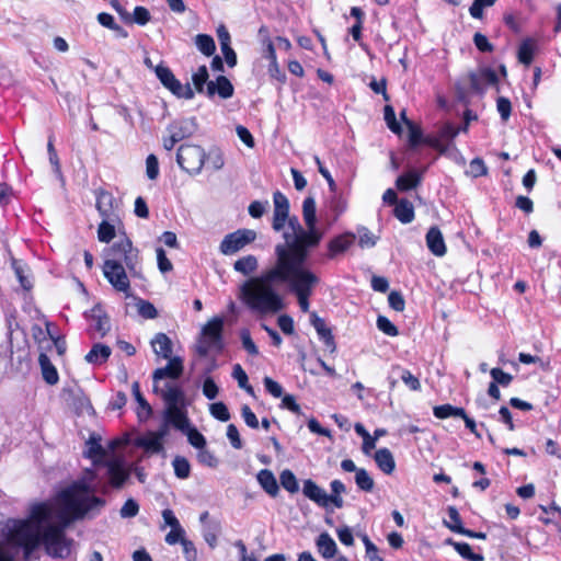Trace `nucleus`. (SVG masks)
Instances as JSON below:
<instances>
[{
    "instance_id": "nucleus-1",
    "label": "nucleus",
    "mask_w": 561,
    "mask_h": 561,
    "mask_svg": "<svg viewBox=\"0 0 561 561\" xmlns=\"http://www.w3.org/2000/svg\"><path fill=\"white\" fill-rule=\"evenodd\" d=\"M95 478V472L87 469L80 479L57 492L53 503H34L26 518L7 519L2 528L5 541L21 548L24 559L42 545L48 556L68 558L72 540L67 538L66 530L76 522L95 517L105 506V500L94 494Z\"/></svg>"
},
{
    "instance_id": "nucleus-2",
    "label": "nucleus",
    "mask_w": 561,
    "mask_h": 561,
    "mask_svg": "<svg viewBox=\"0 0 561 561\" xmlns=\"http://www.w3.org/2000/svg\"><path fill=\"white\" fill-rule=\"evenodd\" d=\"M319 277L305 264L268 267L261 275L244 280L238 287V299L257 316L275 314L284 309V299L275 285H287L297 297L302 312L309 310V298Z\"/></svg>"
},
{
    "instance_id": "nucleus-3",
    "label": "nucleus",
    "mask_w": 561,
    "mask_h": 561,
    "mask_svg": "<svg viewBox=\"0 0 561 561\" xmlns=\"http://www.w3.org/2000/svg\"><path fill=\"white\" fill-rule=\"evenodd\" d=\"M286 222L291 232H284L286 243L275 247V261L271 267L306 264L309 250L319 244L311 243L306 237L309 233V229L305 230L296 216H288Z\"/></svg>"
},
{
    "instance_id": "nucleus-4",
    "label": "nucleus",
    "mask_w": 561,
    "mask_h": 561,
    "mask_svg": "<svg viewBox=\"0 0 561 561\" xmlns=\"http://www.w3.org/2000/svg\"><path fill=\"white\" fill-rule=\"evenodd\" d=\"M105 260H117L118 263L127 268L134 277L139 276V252L133 247L128 238L116 241L110 249L105 251Z\"/></svg>"
},
{
    "instance_id": "nucleus-5",
    "label": "nucleus",
    "mask_w": 561,
    "mask_h": 561,
    "mask_svg": "<svg viewBox=\"0 0 561 561\" xmlns=\"http://www.w3.org/2000/svg\"><path fill=\"white\" fill-rule=\"evenodd\" d=\"M206 159L205 150L197 146L185 144L179 147L176 162L182 170L191 175L201 173Z\"/></svg>"
},
{
    "instance_id": "nucleus-6",
    "label": "nucleus",
    "mask_w": 561,
    "mask_h": 561,
    "mask_svg": "<svg viewBox=\"0 0 561 561\" xmlns=\"http://www.w3.org/2000/svg\"><path fill=\"white\" fill-rule=\"evenodd\" d=\"M224 322L220 318H214L203 328L204 341L198 345L199 355L206 356L210 350L221 351Z\"/></svg>"
},
{
    "instance_id": "nucleus-7",
    "label": "nucleus",
    "mask_w": 561,
    "mask_h": 561,
    "mask_svg": "<svg viewBox=\"0 0 561 561\" xmlns=\"http://www.w3.org/2000/svg\"><path fill=\"white\" fill-rule=\"evenodd\" d=\"M154 73L162 85L171 91L175 96L185 100H192L194 98L195 93L191 85L188 83L183 85L180 80L175 78L169 67L163 64L157 65Z\"/></svg>"
},
{
    "instance_id": "nucleus-8",
    "label": "nucleus",
    "mask_w": 561,
    "mask_h": 561,
    "mask_svg": "<svg viewBox=\"0 0 561 561\" xmlns=\"http://www.w3.org/2000/svg\"><path fill=\"white\" fill-rule=\"evenodd\" d=\"M256 239V232L251 229H238L225 236L219 245L224 255H233Z\"/></svg>"
},
{
    "instance_id": "nucleus-9",
    "label": "nucleus",
    "mask_w": 561,
    "mask_h": 561,
    "mask_svg": "<svg viewBox=\"0 0 561 561\" xmlns=\"http://www.w3.org/2000/svg\"><path fill=\"white\" fill-rule=\"evenodd\" d=\"M126 270L117 260H105L103 264V274L108 283L117 291L125 293L129 297L130 283Z\"/></svg>"
},
{
    "instance_id": "nucleus-10",
    "label": "nucleus",
    "mask_w": 561,
    "mask_h": 561,
    "mask_svg": "<svg viewBox=\"0 0 561 561\" xmlns=\"http://www.w3.org/2000/svg\"><path fill=\"white\" fill-rule=\"evenodd\" d=\"M95 207L102 219L121 221L118 204L112 193L104 190L98 191Z\"/></svg>"
},
{
    "instance_id": "nucleus-11",
    "label": "nucleus",
    "mask_w": 561,
    "mask_h": 561,
    "mask_svg": "<svg viewBox=\"0 0 561 561\" xmlns=\"http://www.w3.org/2000/svg\"><path fill=\"white\" fill-rule=\"evenodd\" d=\"M316 201L313 197L309 196L305 198L302 203V217L306 224V227L309 229V233H307V238L311 241V243H320L322 239V232H320L317 227V215H316Z\"/></svg>"
},
{
    "instance_id": "nucleus-12",
    "label": "nucleus",
    "mask_w": 561,
    "mask_h": 561,
    "mask_svg": "<svg viewBox=\"0 0 561 561\" xmlns=\"http://www.w3.org/2000/svg\"><path fill=\"white\" fill-rule=\"evenodd\" d=\"M273 203L274 215L272 227L275 231H280L285 227L286 220L288 219L289 201L282 192L277 191L273 194Z\"/></svg>"
},
{
    "instance_id": "nucleus-13",
    "label": "nucleus",
    "mask_w": 561,
    "mask_h": 561,
    "mask_svg": "<svg viewBox=\"0 0 561 561\" xmlns=\"http://www.w3.org/2000/svg\"><path fill=\"white\" fill-rule=\"evenodd\" d=\"M169 363L153 371V391H159V381L164 378L178 379L183 373L182 359L180 357L168 358Z\"/></svg>"
},
{
    "instance_id": "nucleus-14",
    "label": "nucleus",
    "mask_w": 561,
    "mask_h": 561,
    "mask_svg": "<svg viewBox=\"0 0 561 561\" xmlns=\"http://www.w3.org/2000/svg\"><path fill=\"white\" fill-rule=\"evenodd\" d=\"M198 128L195 117H183L168 125L167 130L179 141L193 136Z\"/></svg>"
},
{
    "instance_id": "nucleus-15",
    "label": "nucleus",
    "mask_w": 561,
    "mask_h": 561,
    "mask_svg": "<svg viewBox=\"0 0 561 561\" xmlns=\"http://www.w3.org/2000/svg\"><path fill=\"white\" fill-rule=\"evenodd\" d=\"M499 81L496 72L491 68H482L478 72L468 75L470 89L474 92H482L485 85L496 84Z\"/></svg>"
},
{
    "instance_id": "nucleus-16",
    "label": "nucleus",
    "mask_w": 561,
    "mask_h": 561,
    "mask_svg": "<svg viewBox=\"0 0 561 561\" xmlns=\"http://www.w3.org/2000/svg\"><path fill=\"white\" fill-rule=\"evenodd\" d=\"M234 88L230 80L225 76H218L216 80L209 81L206 88V96L213 99L216 94L224 99H230L233 95Z\"/></svg>"
},
{
    "instance_id": "nucleus-17",
    "label": "nucleus",
    "mask_w": 561,
    "mask_h": 561,
    "mask_svg": "<svg viewBox=\"0 0 561 561\" xmlns=\"http://www.w3.org/2000/svg\"><path fill=\"white\" fill-rule=\"evenodd\" d=\"M85 317L90 321V327L101 336H104L110 331V318L101 305H95L89 313H85Z\"/></svg>"
},
{
    "instance_id": "nucleus-18",
    "label": "nucleus",
    "mask_w": 561,
    "mask_h": 561,
    "mask_svg": "<svg viewBox=\"0 0 561 561\" xmlns=\"http://www.w3.org/2000/svg\"><path fill=\"white\" fill-rule=\"evenodd\" d=\"M105 466L107 467L110 484L115 489L122 488L129 478V471L125 468L123 461L113 459L106 461Z\"/></svg>"
},
{
    "instance_id": "nucleus-19",
    "label": "nucleus",
    "mask_w": 561,
    "mask_h": 561,
    "mask_svg": "<svg viewBox=\"0 0 561 561\" xmlns=\"http://www.w3.org/2000/svg\"><path fill=\"white\" fill-rule=\"evenodd\" d=\"M426 245L428 250L436 256L446 254V244L442 231L438 227H431L426 233Z\"/></svg>"
},
{
    "instance_id": "nucleus-20",
    "label": "nucleus",
    "mask_w": 561,
    "mask_h": 561,
    "mask_svg": "<svg viewBox=\"0 0 561 561\" xmlns=\"http://www.w3.org/2000/svg\"><path fill=\"white\" fill-rule=\"evenodd\" d=\"M302 493L319 506L327 507L328 493L312 480L308 479L304 481Z\"/></svg>"
},
{
    "instance_id": "nucleus-21",
    "label": "nucleus",
    "mask_w": 561,
    "mask_h": 561,
    "mask_svg": "<svg viewBox=\"0 0 561 561\" xmlns=\"http://www.w3.org/2000/svg\"><path fill=\"white\" fill-rule=\"evenodd\" d=\"M167 434L165 430L159 432H150L138 439V445L147 451L160 453L163 449L162 440Z\"/></svg>"
},
{
    "instance_id": "nucleus-22",
    "label": "nucleus",
    "mask_w": 561,
    "mask_h": 561,
    "mask_svg": "<svg viewBox=\"0 0 561 561\" xmlns=\"http://www.w3.org/2000/svg\"><path fill=\"white\" fill-rule=\"evenodd\" d=\"M328 208L329 210L323 215V217L328 221V225H332L346 209V203L341 196H337L335 192L332 193V196L328 202Z\"/></svg>"
},
{
    "instance_id": "nucleus-23",
    "label": "nucleus",
    "mask_w": 561,
    "mask_h": 561,
    "mask_svg": "<svg viewBox=\"0 0 561 561\" xmlns=\"http://www.w3.org/2000/svg\"><path fill=\"white\" fill-rule=\"evenodd\" d=\"M257 482L261 488L271 496L275 497L278 494L279 486L275 476L268 469H262L256 476Z\"/></svg>"
},
{
    "instance_id": "nucleus-24",
    "label": "nucleus",
    "mask_w": 561,
    "mask_h": 561,
    "mask_svg": "<svg viewBox=\"0 0 561 561\" xmlns=\"http://www.w3.org/2000/svg\"><path fill=\"white\" fill-rule=\"evenodd\" d=\"M159 393L168 408H175L179 405L180 401L183 399L184 393L178 386H173L170 383H165L162 388L159 386Z\"/></svg>"
},
{
    "instance_id": "nucleus-25",
    "label": "nucleus",
    "mask_w": 561,
    "mask_h": 561,
    "mask_svg": "<svg viewBox=\"0 0 561 561\" xmlns=\"http://www.w3.org/2000/svg\"><path fill=\"white\" fill-rule=\"evenodd\" d=\"M354 240L355 234L351 232L335 237L329 243V256L333 257L345 252L354 243Z\"/></svg>"
},
{
    "instance_id": "nucleus-26",
    "label": "nucleus",
    "mask_w": 561,
    "mask_h": 561,
    "mask_svg": "<svg viewBox=\"0 0 561 561\" xmlns=\"http://www.w3.org/2000/svg\"><path fill=\"white\" fill-rule=\"evenodd\" d=\"M318 552L324 559L333 558L337 552V546L332 537L328 533H322L316 540Z\"/></svg>"
},
{
    "instance_id": "nucleus-27",
    "label": "nucleus",
    "mask_w": 561,
    "mask_h": 561,
    "mask_svg": "<svg viewBox=\"0 0 561 561\" xmlns=\"http://www.w3.org/2000/svg\"><path fill=\"white\" fill-rule=\"evenodd\" d=\"M153 353L168 359L172 355V342L164 333H157L151 340Z\"/></svg>"
},
{
    "instance_id": "nucleus-28",
    "label": "nucleus",
    "mask_w": 561,
    "mask_h": 561,
    "mask_svg": "<svg viewBox=\"0 0 561 561\" xmlns=\"http://www.w3.org/2000/svg\"><path fill=\"white\" fill-rule=\"evenodd\" d=\"M374 459L378 468L386 474H391L396 468L392 453L388 448H380L375 453Z\"/></svg>"
},
{
    "instance_id": "nucleus-29",
    "label": "nucleus",
    "mask_w": 561,
    "mask_h": 561,
    "mask_svg": "<svg viewBox=\"0 0 561 561\" xmlns=\"http://www.w3.org/2000/svg\"><path fill=\"white\" fill-rule=\"evenodd\" d=\"M38 363L41 365L43 379L50 386L56 385L58 382L59 376L49 357L46 354L41 353Z\"/></svg>"
},
{
    "instance_id": "nucleus-30",
    "label": "nucleus",
    "mask_w": 561,
    "mask_h": 561,
    "mask_svg": "<svg viewBox=\"0 0 561 561\" xmlns=\"http://www.w3.org/2000/svg\"><path fill=\"white\" fill-rule=\"evenodd\" d=\"M421 181L422 173L413 170L400 175L396 181V186L399 191L405 192L417 187Z\"/></svg>"
},
{
    "instance_id": "nucleus-31",
    "label": "nucleus",
    "mask_w": 561,
    "mask_h": 561,
    "mask_svg": "<svg viewBox=\"0 0 561 561\" xmlns=\"http://www.w3.org/2000/svg\"><path fill=\"white\" fill-rule=\"evenodd\" d=\"M257 267V257L252 254L244 255L233 263V270L244 276L253 274Z\"/></svg>"
},
{
    "instance_id": "nucleus-32",
    "label": "nucleus",
    "mask_w": 561,
    "mask_h": 561,
    "mask_svg": "<svg viewBox=\"0 0 561 561\" xmlns=\"http://www.w3.org/2000/svg\"><path fill=\"white\" fill-rule=\"evenodd\" d=\"M121 221H110L102 219L98 227V239L100 242L110 243L116 234V228Z\"/></svg>"
},
{
    "instance_id": "nucleus-33",
    "label": "nucleus",
    "mask_w": 561,
    "mask_h": 561,
    "mask_svg": "<svg viewBox=\"0 0 561 561\" xmlns=\"http://www.w3.org/2000/svg\"><path fill=\"white\" fill-rule=\"evenodd\" d=\"M111 355V348L107 345L96 343L85 355V360L90 364H102L107 360Z\"/></svg>"
},
{
    "instance_id": "nucleus-34",
    "label": "nucleus",
    "mask_w": 561,
    "mask_h": 561,
    "mask_svg": "<svg viewBox=\"0 0 561 561\" xmlns=\"http://www.w3.org/2000/svg\"><path fill=\"white\" fill-rule=\"evenodd\" d=\"M221 531V524L217 519L209 520L203 528V537L207 545L214 549L217 546L218 535Z\"/></svg>"
},
{
    "instance_id": "nucleus-35",
    "label": "nucleus",
    "mask_w": 561,
    "mask_h": 561,
    "mask_svg": "<svg viewBox=\"0 0 561 561\" xmlns=\"http://www.w3.org/2000/svg\"><path fill=\"white\" fill-rule=\"evenodd\" d=\"M394 216L402 224H410L414 219V208L411 202L401 199L394 207Z\"/></svg>"
},
{
    "instance_id": "nucleus-36",
    "label": "nucleus",
    "mask_w": 561,
    "mask_h": 561,
    "mask_svg": "<svg viewBox=\"0 0 561 561\" xmlns=\"http://www.w3.org/2000/svg\"><path fill=\"white\" fill-rule=\"evenodd\" d=\"M133 396L138 403L137 414L140 419H147L152 413V409L148 401L145 399L142 393L140 392V386L138 381L133 382L131 385Z\"/></svg>"
},
{
    "instance_id": "nucleus-37",
    "label": "nucleus",
    "mask_w": 561,
    "mask_h": 561,
    "mask_svg": "<svg viewBox=\"0 0 561 561\" xmlns=\"http://www.w3.org/2000/svg\"><path fill=\"white\" fill-rule=\"evenodd\" d=\"M536 50V43L533 38L524 39L518 47L517 57L519 62L529 66L533 62Z\"/></svg>"
},
{
    "instance_id": "nucleus-38",
    "label": "nucleus",
    "mask_w": 561,
    "mask_h": 561,
    "mask_svg": "<svg viewBox=\"0 0 561 561\" xmlns=\"http://www.w3.org/2000/svg\"><path fill=\"white\" fill-rule=\"evenodd\" d=\"M167 421L180 431H185L188 427V419L179 407L168 408Z\"/></svg>"
},
{
    "instance_id": "nucleus-39",
    "label": "nucleus",
    "mask_w": 561,
    "mask_h": 561,
    "mask_svg": "<svg viewBox=\"0 0 561 561\" xmlns=\"http://www.w3.org/2000/svg\"><path fill=\"white\" fill-rule=\"evenodd\" d=\"M446 545L451 546L463 559L469 561H482L483 557L478 553H473L471 547L467 542H458L448 538Z\"/></svg>"
},
{
    "instance_id": "nucleus-40",
    "label": "nucleus",
    "mask_w": 561,
    "mask_h": 561,
    "mask_svg": "<svg viewBox=\"0 0 561 561\" xmlns=\"http://www.w3.org/2000/svg\"><path fill=\"white\" fill-rule=\"evenodd\" d=\"M209 75L207 67L205 65L198 67L197 71L193 73L192 81L195 87V90L197 93H205L206 94V88L210 80H208Z\"/></svg>"
},
{
    "instance_id": "nucleus-41",
    "label": "nucleus",
    "mask_w": 561,
    "mask_h": 561,
    "mask_svg": "<svg viewBox=\"0 0 561 561\" xmlns=\"http://www.w3.org/2000/svg\"><path fill=\"white\" fill-rule=\"evenodd\" d=\"M393 373H397L402 382L412 391L421 390V382L410 370L401 368L399 366L392 368Z\"/></svg>"
},
{
    "instance_id": "nucleus-42",
    "label": "nucleus",
    "mask_w": 561,
    "mask_h": 561,
    "mask_svg": "<svg viewBox=\"0 0 561 561\" xmlns=\"http://www.w3.org/2000/svg\"><path fill=\"white\" fill-rule=\"evenodd\" d=\"M433 414L437 419H447L450 416H465V409L454 407L451 404L436 405L433 409Z\"/></svg>"
},
{
    "instance_id": "nucleus-43",
    "label": "nucleus",
    "mask_w": 561,
    "mask_h": 561,
    "mask_svg": "<svg viewBox=\"0 0 561 561\" xmlns=\"http://www.w3.org/2000/svg\"><path fill=\"white\" fill-rule=\"evenodd\" d=\"M355 483L357 488L364 492H371L375 486L374 479L364 468L358 469V471L355 473Z\"/></svg>"
},
{
    "instance_id": "nucleus-44",
    "label": "nucleus",
    "mask_w": 561,
    "mask_h": 561,
    "mask_svg": "<svg viewBox=\"0 0 561 561\" xmlns=\"http://www.w3.org/2000/svg\"><path fill=\"white\" fill-rule=\"evenodd\" d=\"M195 44L205 56H211L216 50L214 38L206 34H198L195 38Z\"/></svg>"
},
{
    "instance_id": "nucleus-45",
    "label": "nucleus",
    "mask_w": 561,
    "mask_h": 561,
    "mask_svg": "<svg viewBox=\"0 0 561 561\" xmlns=\"http://www.w3.org/2000/svg\"><path fill=\"white\" fill-rule=\"evenodd\" d=\"M172 466L174 469V474L179 479H187L191 473V465L185 457L175 456L172 460Z\"/></svg>"
},
{
    "instance_id": "nucleus-46",
    "label": "nucleus",
    "mask_w": 561,
    "mask_h": 561,
    "mask_svg": "<svg viewBox=\"0 0 561 561\" xmlns=\"http://www.w3.org/2000/svg\"><path fill=\"white\" fill-rule=\"evenodd\" d=\"M135 300L137 311L144 319H154L158 317V311L150 301L141 298H135Z\"/></svg>"
},
{
    "instance_id": "nucleus-47",
    "label": "nucleus",
    "mask_w": 561,
    "mask_h": 561,
    "mask_svg": "<svg viewBox=\"0 0 561 561\" xmlns=\"http://www.w3.org/2000/svg\"><path fill=\"white\" fill-rule=\"evenodd\" d=\"M282 486L290 493H296L299 490L297 479L293 471L285 469L279 476Z\"/></svg>"
},
{
    "instance_id": "nucleus-48",
    "label": "nucleus",
    "mask_w": 561,
    "mask_h": 561,
    "mask_svg": "<svg viewBox=\"0 0 561 561\" xmlns=\"http://www.w3.org/2000/svg\"><path fill=\"white\" fill-rule=\"evenodd\" d=\"M448 516L450 522L444 520V524L447 528H449L451 531L458 534L459 528H465L461 523V517L459 515V512L456 507L449 506L448 510Z\"/></svg>"
},
{
    "instance_id": "nucleus-49",
    "label": "nucleus",
    "mask_w": 561,
    "mask_h": 561,
    "mask_svg": "<svg viewBox=\"0 0 561 561\" xmlns=\"http://www.w3.org/2000/svg\"><path fill=\"white\" fill-rule=\"evenodd\" d=\"M209 412L215 419L227 422L230 420V413L227 405L224 402H215L210 404Z\"/></svg>"
},
{
    "instance_id": "nucleus-50",
    "label": "nucleus",
    "mask_w": 561,
    "mask_h": 561,
    "mask_svg": "<svg viewBox=\"0 0 561 561\" xmlns=\"http://www.w3.org/2000/svg\"><path fill=\"white\" fill-rule=\"evenodd\" d=\"M377 243V237L367 228L358 229V244L360 248H373Z\"/></svg>"
},
{
    "instance_id": "nucleus-51",
    "label": "nucleus",
    "mask_w": 561,
    "mask_h": 561,
    "mask_svg": "<svg viewBox=\"0 0 561 561\" xmlns=\"http://www.w3.org/2000/svg\"><path fill=\"white\" fill-rule=\"evenodd\" d=\"M383 116H385V121L387 123L388 128L394 134H400L401 126L396 119V113L391 105L385 106Z\"/></svg>"
},
{
    "instance_id": "nucleus-52",
    "label": "nucleus",
    "mask_w": 561,
    "mask_h": 561,
    "mask_svg": "<svg viewBox=\"0 0 561 561\" xmlns=\"http://www.w3.org/2000/svg\"><path fill=\"white\" fill-rule=\"evenodd\" d=\"M495 1L496 0H473L472 4L469 8L470 15L473 19H482L483 9L493 5Z\"/></svg>"
},
{
    "instance_id": "nucleus-53",
    "label": "nucleus",
    "mask_w": 561,
    "mask_h": 561,
    "mask_svg": "<svg viewBox=\"0 0 561 561\" xmlns=\"http://www.w3.org/2000/svg\"><path fill=\"white\" fill-rule=\"evenodd\" d=\"M240 339H241L243 348L250 355H252V356H257L259 355V348L255 345V343L253 342L249 330H247V329L241 330Z\"/></svg>"
},
{
    "instance_id": "nucleus-54",
    "label": "nucleus",
    "mask_w": 561,
    "mask_h": 561,
    "mask_svg": "<svg viewBox=\"0 0 561 561\" xmlns=\"http://www.w3.org/2000/svg\"><path fill=\"white\" fill-rule=\"evenodd\" d=\"M232 377L237 380L238 386L248 392L252 391V387L248 383V375L240 364H236L232 370Z\"/></svg>"
},
{
    "instance_id": "nucleus-55",
    "label": "nucleus",
    "mask_w": 561,
    "mask_h": 561,
    "mask_svg": "<svg viewBox=\"0 0 561 561\" xmlns=\"http://www.w3.org/2000/svg\"><path fill=\"white\" fill-rule=\"evenodd\" d=\"M377 328L389 336H397L399 334L397 327L383 316L377 318Z\"/></svg>"
},
{
    "instance_id": "nucleus-56",
    "label": "nucleus",
    "mask_w": 561,
    "mask_h": 561,
    "mask_svg": "<svg viewBox=\"0 0 561 561\" xmlns=\"http://www.w3.org/2000/svg\"><path fill=\"white\" fill-rule=\"evenodd\" d=\"M87 445H88V450L85 453L87 457L93 459L96 457H103L105 455V451L98 438L91 437L87 442Z\"/></svg>"
},
{
    "instance_id": "nucleus-57",
    "label": "nucleus",
    "mask_w": 561,
    "mask_h": 561,
    "mask_svg": "<svg viewBox=\"0 0 561 561\" xmlns=\"http://www.w3.org/2000/svg\"><path fill=\"white\" fill-rule=\"evenodd\" d=\"M468 173L473 178H479L488 173V168L482 159L474 158L469 164Z\"/></svg>"
},
{
    "instance_id": "nucleus-58",
    "label": "nucleus",
    "mask_w": 561,
    "mask_h": 561,
    "mask_svg": "<svg viewBox=\"0 0 561 561\" xmlns=\"http://www.w3.org/2000/svg\"><path fill=\"white\" fill-rule=\"evenodd\" d=\"M407 126L409 128V142L412 147H416L422 142L423 133L412 121H407Z\"/></svg>"
},
{
    "instance_id": "nucleus-59",
    "label": "nucleus",
    "mask_w": 561,
    "mask_h": 561,
    "mask_svg": "<svg viewBox=\"0 0 561 561\" xmlns=\"http://www.w3.org/2000/svg\"><path fill=\"white\" fill-rule=\"evenodd\" d=\"M197 459L202 465L209 468H215L218 465V459L210 450L206 449L205 447L198 450Z\"/></svg>"
},
{
    "instance_id": "nucleus-60",
    "label": "nucleus",
    "mask_w": 561,
    "mask_h": 561,
    "mask_svg": "<svg viewBox=\"0 0 561 561\" xmlns=\"http://www.w3.org/2000/svg\"><path fill=\"white\" fill-rule=\"evenodd\" d=\"M146 174L149 180H156L159 176V162L154 154H149L146 159Z\"/></svg>"
},
{
    "instance_id": "nucleus-61",
    "label": "nucleus",
    "mask_w": 561,
    "mask_h": 561,
    "mask_svg": "<svg viewBox=\"0 0 561 561\" xmlns=\"http://www.w3.org/2000/svg\"><path fill=\"white\" fill-rule=\"evenodd\" d=\"M187 439L190 444L198 450L206 446V438L196 428H188Z\"/></svg>"
},
{
    "instance_id": "nucleus-62",
    "label": "nucleus",
    "mask_w": 561,
    "mask_h": 561,
    "mask_svg": "<svg viewBox=\"0 0 561 561\" xmlns=\"http://www.w3.org/2000/svg\"><path fill=\"white\" fill-rule=\"evenodd\" d=\"M490 374L493 378V382L503 387H507L513 380V376L503 371L501 368H492Z\"/></svg>"
},
{
    "instance_id": "nucleus-63",
    "label": "nucleus",
    "mask_w": 561,
    "mask_h": 561,
    "mask_svg": "<svg viewBox=\"0 0 561 561\" xmlns=\"http://www.w3.org/2000/svg\"><path fill=\"white\" fill-rule=\"evenodd\" d=\"M496 107H497V112L500 113L501 118L504 122H506L510 118L511 112H512L511 101L507 98L500 96L496 100Z\"/></svg>"
},
{
    "instance_id": "nucleus-64",
    "label": "nucleus",
    "mask_w": 561,
    "mask_h": 561,
    "mask_svg": "<svg viewBox=\"0 0 561 561\" xmlns=\"http://www.w3.org/2000/svg\"><path fill=\"white\" fill-rule=\"evenodd\" d=\"M138 512H139L138 503L135 500L129 499L124 503L119 513L123 518H130V517H135L138 514Z\"/></svg>"
}]
</instances>
